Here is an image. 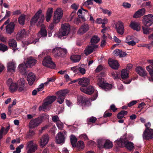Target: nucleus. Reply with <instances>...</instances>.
Returning a JSON list of instances; mask_svg holds the SVG:
<instances>
[{"mask_svg":"<svg viewBox=\"0 0 153 153\" xmlns=\"http://www.w3.org/2000/svg\"><path fill=\"white\" fill-rule=\"evenodd\" d=\"M25 80L24 78H21L17 82H14L10 86H9V89L11 93L16 91L19 88V91H22L24 90L25 84Z\"/></svg>","mask_w":153,"mask_h":153,"instance_id":"f257e3e1","label":"nucleus"},{"mask_svg":"<svg viewBox=\"0 0 153 153\" xmlns=\"http://www.w3.org/2000/svg\"><path fill=\"white\" fill-rule=\"evenodd\" d=\"M62 15L63 11L62 9L60 8L57 9L54 13L53 20V22L49 26L50 29L53 30V29L54 25L57 24L59 22L62 16Z\"/></svg>","mask_w":153,"mask_h":153,"instance_id":"f03ea898","label":"nucleus"},{"mask_svg":"<svg viewBox=\"0 0 153 153\" xmlns=\"http://www.w3.org/2000/svg\"><path fill=\"white\" fill-rule=\"evenodd\" d=\"M42 12L41 10H39L31 19L30 22L32 25L36 23L39 19L38 23L39 25L43 22L45 19V16L43 14H42Z\"/></svg>","mask_w":153,"mask_h":153,"instance_id":"7ed1b4c3","label":"nucleus"},{"mask_svg":"<svg viewBox=\"0 0 153 153\" xmlns=\"http://www.w3.org/2000/svg\"><path fill=\"white\" fill-rule=\"evenodd\" d=\"M145 125L146 127V129L143 134V138L146 140L153 139V130L149 128L151 126L150 123L149 122Z\"/></svg>","mask_w":153,"mask_h":153,"instance_id":"20e7f679","label":"nucleus"},{"mask_svg":"<svg viewBox=\"0 0 153 153\" xmlns=\"http://www.w3.org/2000/svg\"><path fill=\"white\" fill-rule=\"evenodd\" d=\"M97 84L99 87L104 89L105 91H107L111 89L112 85L111 84L105 83L104 81V78L99 77L97 79Z\"/></svg>","mask_w":153,"mask_h":153,"instance_id":"39448f33","label":"nucleus"},{"mask_svg":"<svg viewBox=\"0 0 153 153\" xmlns=\"http://www.w3.org/2000/svg\"><path fill=\"white\" fill-rule=\"evenodd\" d=\"M68 93V91L67 89H64L57 92L56 94L58 96L57 99V102L60 104H62L64 101L65 96Z\"/></svg>","mask_w":153,"mask_h":153,"instance_id":"423d86ee","label":"nucleus"},{"mask_svg":"<svg viewBox=\"0 0 153 153\" xmlns=\"http://www.w3.org/2000/svg\"><path fill=\"white\" fill-rule=\"evenodd\" d=\"M44 115H42L39 117L31 120L29 123V127L33 128L38 126L42 123L44 117Z\"/></svg>","mask_w":153,"mask_h":153,"instance_id":"0eeeda50","label":"nucleus"},{"mask_svg":"<svg viewBox=\"0 0 153 153\" xmlns=\"http://www.w3.org/2000/svg\"><path fill=\"white\" fill-rule=\"evenodd\" d=\"M143 23L146 26H150L153 23V15L149 14L145 15L143 17Z\"/></svg>","mask_w":153,"mask_h":153,"instance_id":"6e6552de","label":"nucleus"},{"mask_svg":"<svg viewBox=\"0 0 153 153\" xmlns=\"http://www.w3.org/2000/svg\"><path fill=\"white\" fill-rule=\"evenodd\" d=\"M62 30L60 35L59 36V38L64 37V36H67L69 33L70 28V25L68 24L62 25L61 26Z\"/></svg>","mask_w":153,"mask_h":153,"instance_id":"1a4fd4ad","label":"nucleus"},{"mask_svg":"<svg viewBox=\"0 0 153 153\" xmlns=\"http://www.w3.org/2000/svg\"><path fill=\"white\" fill-rule=\"evenodd\" d=\"M42 64L44 66L49 68H54L55 66L54 63L51 60L50 56H47L44 59Z\"/></svg>","mask_w":153,"mask_h":153,"instance_id":"9d476101","label":"nucleus"},{"mask_svg":"<svg viewBox=\"0 0 153 153\" xmlns=\"http://www.w3.org/2000/svg\"><path fill=\"white\" fill-rule=\"evenodd\" d=\"M84 65H79L77 66L71 68V69L74 73L78 74L80 73L82 75L85 74L86 72L85 69L83 68Z\"/></svg>","mask_w":153,"mask_h":153,"instance_id":"9b49d317","label":"nucleus"},{"mask_svg":"<svg viewBox=\"0 0 153 153\" xmlns=\"http://www.w3.org/2000/svg\"><path fill=\"white\" fill-rule=\"evenodd\" d=\"M116 31L120 35H123L124 32L123 24L120 21H118L115 25Z\"/></svg>","mask_w":153,"mask_h":153,"instance_id":"f8f14e48","label":"nucleus"},{"mask_svg":"<svg viewBox=\"0 0 153 153\" xmlns=\"http://www.w3.org/2000/svg\"><path fill=\"white\" fill-rule=\"evenodd\" d=\"M49 139V137L47 134L43 135L40 138L39 140V143L40 146L43 147L46 145L48 143Z\"/></svg>","mask_w":153,"mask_h":153,"instance_id":"ddd939ff","label":"nucleus"},{"mask_svg":"<svg viewBox=\"0 0 153 153\" xmlns=\"http://www.w3.org/2000/svg\"><path fill=\"white\" fill-rule=\"evenodd\" d=\"M27 144V147L28 148L27 153H33L35 152L37 149V145L34 144L33 141H31Z\"/></svg>","mask_w":153,"mask_h":153,"instance_id":"4468645a","label":"nucleus"},{"mask_svg":"<svg viewBox=\"0 0 153 153\" xmlns=\"http://www.w3.org/2000/svg\"><path fill=\"white\" fill-rule=\"evenodd\" d=\"M108 64L112 68L115 70L117 69L120 66L117 60L111 59L108 60Z\"/></svg>","mask_w":153,"mask_h":153,"instance_id":"2eb2a0df","label":"nucleus"},{"mask_svg":"<svg viewBox=\"0 0 153 153\" xmlns=\"http://www.w3.org/2000/svg\"><path fill=\"white\" fill-rule=\"evenodd\" d=\"M27 34V32L24 29L19 30L16 35V39L17 40H21L25 37Z\"/></svg>","mask_w":153,"mask_h":153,"instance_id":"dca6fc26","label":"nucleus"},{"mask_svg":"<svg viewBox=\"0 0 153 153\" xmlns=\"http://www.w3.org/2000/svg\"><path fill=\"white\" fill-rule=\"evenodd\" d=\"M80 89L82 91L89 95L92 94L94 91V88L91 86L85 88H81Z\"/></svg>","mask_w":153,"mask_h":153,"instance_id":"f3484780","label":"nucleus"},{"mask_svg":"<svg viewBox=\"0 0 153 153\" xmlns=\"http://www.w3.org/2000/svg\"><path fill=\"white\" fill-rule=\"evenodd\" d=\"M15 24L13 22H10L6 26V30L7 33L11 34L13 33L14 29Z\"/></svg>","mask_w":153,"mask_h":153,"instance_id":"a211bd4d","label":"nucleus"},{"mask_svg":"<svg viewBox=\"0 0 153 153\" xmlns=\"http://www.w3.org/2000/svg\"><path fill=\"white\" fill-rule=\"evenodd\" d=\"M84 13H83L81 9H79L77 13V15L79 18H77L76 21V24L77 25L79 24L81 22V20L79 18H81L83 21H85L86 20L85 18V15H84Z\"/></svg>","mask_w":153,"mask_h":153,"instance_id":"6ab92c4d","label":"nucleus"},{"mask_svg":"<svg viewBox=\"0 0 153 153\" xmlns=\"http://www.w3.org/2000/svg\"><path fill=\"white\" fill-rule=\"evenodd\" d=\"M121 143H124L126 148L130 151L132 150L134 148V144L132 142L128 140H124L123 141L121 140Z\"/></svg>","mask_w":153,"mask_h":153,"instance_id":"aec40b11","label":"nucleus"},{"mask_svg":"<svg viewBox=\"0 0 153 153\" xmlns=\"http://www.w3.org/2000/svg\"><path fill=\"white\" fill-rule=\"evenodd\" d=\"M79 81L78 84L82 85V88L87 87L89 83V79L85 78H82L79 79Z\"/></svg>","mask_w":153,"mask_h":153,"instance_id":"412c9836","label":"nucleus"},{"mask_svg":"<svg viewBox=\"0 0 153 153\" xmlns=\"http://www.w3.org/2000/svg\"><path fill=\"white\" fill-rule=\"evenodd\" d=\"M37 60L32 57H30L27 58L26 62L25 63L27 67H30L34 65L37 62Z\"/></svg>","mask_w":153,"mask_h":153,"instance_id":"4be33fe9","label":"nucleus"},{"mask_svg":"<svg viewBox=\"0 0 153 153\" xmlns=\"http://www.w3.org/2000/svg\"><path fill=\"white\" fill-rule=\"evenodd\" d=\"M56 139L57 143L60 144L63 143L65 141L64 134L62 132L59 133Z\"/></svg>","mask_w":153,"mask_h":153,"instance_id":"5701e85b","label":"nucleus"},{"mask_svg":"<svg viewBox=\"0 0 153 153\" xmlns=\"http://www.w3.org/2000/svg\"><path fill=\"white\" fill-rule=\"evenodd\" d=\"M129 27L137 31H139L141 29L140 24L138 22H131L129 25Z\"/></svg>","mask_w":153,"mask_h":153,"instance_id":"b1692460","label":"nucleus"},{"mask_svg":"<svg viewBox=\"0 0 153 153\" xmlns=\"http://www.w3.org/2000/svg\"><path fill=\"white\" fill-rule=\"evenodd\" d=\"M56 99V97L54 96H48L46 98V101L44 102V105L48 106L52 104Z\"/></svg>","mask_w":153,"mask_h":153,"instance_id":"393cba45","label":"nucleus"},{"mask_svg":"<svg viewBox=\"0 0 153 153\" xmlns=\"http://www.w3.org/2000/svg\"><path fill=\"white\" fill-rule=\"evenodd\" d=\"M135 70L136 72L140 76H146L147 73L144 69L140 66L137 67Z\"/></svg>","mask_w":153,"mask_h":153,"instance_id":"a878e982","label":"nucleus"},{"mask_svg":"<svg viewBox=\"0 0 153 153\" xmlns=\"http://www.w3.org/2000/svg\"><path fill=\"white\" fill-rule=\"evenodd\" d=\"M98 46L97 45H94L93 46H89L88 48L85 50V54L87 56L90 54L94 51V49L97 48Z\"/></svg>","mask_w":153,"mask_h":153,"instance_id":"bb28decb","label":"nucleus"},{"mask_svg":"<svg viewBox=\"0 0 153 153\" xmlns=\"http://www.w3.org/2000/svg\"><path fill=\"white\" fill-rule=\"evenodd\" d=\"M35 76L32 73H29L27 76V81L28 83L30 85H33L35 80Z\"/></svg>","mask_w":153,"mask_h":153,"instance_id":"cd10ccee","label":"nucleus"},{"mask_svg":"<svg viewBox=\"0 0 153 153\" xmlns=\"http://www.w3.org/2000/svg\"><path fill=\"white\" fill-rule=\"evenodd\" d=\"M145 12V9L144 8L139 10L134 13L133 17L137 18L141 17L143 15Z\"/></svg>","mask_w":153,"mask_h":153,"instance_id":"c85d7f7f","label":"nucleus"},{"mask_svg":"<svg viewBox=\"0 0 153 153\" xmlns=\"http://www.w3.org/2000/svg\"><path fill=\"white\" fill-rule=\"evenodd\" d=\"M47 32L45 27H41L40 31L38 33V36L40 38L41 37H45L47 36Z\"/></svg>","mask_w":153,"mask_h":153,"instance_id":"c756f323","label":"nucleus"},{"mask_svg":"<svg viewBox=\"0 0 153 153\" xmlns=\"http://www.w3.org/2000/svg\"><path fill=\"white\" fill-rule=\"evenodd\" d=\"M53 12L52 8H49L48 9L45 16L46 20L47 22H49L50 21Z\"/></svg>","mask_w":153,"mask_h":153,"instance_id":"7c9ffc66","label":"nucleus"},{"mask_svg":"<svg viewBox=\"0 0 153 153\" xmlns=\"http://www.w3.org/2000/svg\"><path fill=\"white\" fill-rule=\"evenodd\" d=\"M7 70L10 72H14L16 66L15 63L13 62H9L7 65Z\"/></svg>","mask_w":153,"mask_h":153,"instance_id":"2f4dec72","label":"nucleus"},{"mask_svg":"<svg viewBox=\"0 0 153 153\" xmlns=\"http://www.w3.org/2000/svg\"><path fill=\"white\" fill-rule=\"evenodd\" d=\"M89 26L87 24H84L80 28L79 31L81 34H83L87 32L89 29Z\"/></svg>","mask_w":153,"mask_h":153,"instance_id":"473e14b6","label":"nucleus"},{"mask_svg":"<svg viewBox=\"0 0 153 153\" xmlns=\"http://www.w3.org/2000/svg\"><path fill=\"white\" fill-rule=\"evenodd\" d=\"M9 45L10 48H12L14 51L16 50L17 42L16 40L13 39H10L9 41Z\"/></svg>","mask_w":153,"mask_h":153,"instance_id":"72a5a7b5","label":"nucleus"},{"mask_svg":"<svg viewBox=\"0 0 153 153\" xmlns=\"http://www.w3.org/2000/svg\"><path fill=\"white\" fill-rule=\"evenodd\" d=\"M18 67L19 68L20 72L22 74H25L26 73V68L28 67H27L25 62H24V64L22 63L20 64Z\"/></svg>","mask_w":153,"mask_h":153,"instance_id":"f704fd0d","label":"nucleus"},{"mask_svg":"<svg viewBox=\"0 0 153 153\" xmlns=\"http://www.w3.org/2000/svg\"><path fill=\"white\" fill-rule=\"evenodd\" d=\"M59 49L60 47H56L53 49V54L55 57L57 58L60 56L61 53H60Z\"/></svg>","mask_w":153,"mask_h":153,"instance_id":"c9c22d12","label":"nucleus"},{"mask_svg":"<svg viewBox=\"0 0 153 153\" xmlns=\"http://www.w3.org/2000/svg\"><path fill=\"white\" fill-rule=\"evenodd\" d=\"M147 70L149 72L150 75V77L149 78V80L150 81H153V68L151 65H149L147 67Z\"/></svg>","mask_w":153,"mask_h":153,"instance_id":"e433bc0d","label":"nucleus"},{"mask_svg":"<svg viewBox=\"0 0 153 153\" xmlns=\"http://www.w3.org/2000/svg\"><path fill=\"white\" fill-rule=\"evenodd\" d=\"M81 59V56L77 55H74L70 57V59L74 62H79Z\"/></svg>","mask_w":153,"mask_h":153,"instance_id":"4c0bfd02","label":"nucleus"},{"mask_svg":"<svg viewBox=\"0 0 153 153\" xmlns=\"http://www.w3.org/2000/svg\"><path fill=\"white\" fill-rule=\"evenodd\" d=\"M128 71L126 69L122 70L121 73V77L123 79H125L128 78Z\"/></svg>","mask_w":153,"mask_h":153,"instance_id":"58836bf2","label":"nucleus"},{"mask_svg":"<svg viewBox=\"0 0 153 153\" xmlns=\"http://www.w3.org/2000/svg\"><path fill=\"white\" fill-rule=\"evenodd\" d=\"M70 140L71 144L73 147H75L77 141V139L74 135H71L70 137Z\"/></svg>","mask_w":153,"mask_h":153,"instance_id":"ea45409f","label":"nucleus"},{"mask_svg":"<svg viewBox=\"0 0 153 153\" xmlns=\"http://www.w3.org/2000/svg\"><path fill=\"white\" fill-rule=\"evenodd\" d=\"M78 150H80L81 149H83L84 147V142L82 141H79L75 147Z\"/></svg>","mask_w":153,"mask_h":153,"instance_id":"a19ab883","label":"nucleus"},{"mask_svg":"<svg viewBox=\"0 0 153 153\" xmlns=\"http://www.w3.org/2000/svg\"><path fill=\"white\" fill-rule=\"evenodd\" d=\"M99 41V38L96 36H94L91 39V44L92 45H94L95 44L98 43Z\"/></svg>","mask_w":153,"mask_h":153,"instance_id":"79ce46f5","label":"nucleus"},{"mask_svg":"<svg viewBox=\"0 0 153 153\" xmlns=\"http://www.w3.org/2000/svg\"><path fill=\"white\" fill-rule=\"evenodd\" d=\"M127 114V111L124 110L121 111L118 113L117 115V117L118 119H122L124 117L125 115Z\"/></svg>","mask_w":153,"mask_h":153,"instance_id":"37998d69","label":"nucleus"},{"mask_svg":"<svg viewBox=\"0 0 153 153\" xmlns=\"http://www.w3.org/2000/svg\"><path fill=\"white\" fill-rule=\"evenodd\" d=\"M113 146V143L111 142L108 140H105V142L104 144V148L106 149H110L112 148Z\"/></svg>","mask_w":153,"mask_h":153,"instance_id":"c03bdc74","label":"nucleus"},{"mask_svg":"<svg viewBox=\"0 0 153 153\" xmlns=\"http://www.w3.org/2000/svg\"><path fill=\"white\" fill-rule=\"evenodd\" d=\"M105 142V140H99L97 141V143H98V147L100 148H104V145Z\"/></svg>","mask_w":153,"mask_h":153,"instance_id":"a18cd8bd","label":"nucleus"},{"mask_svg":"<svg viewBox=\"0 0 153 153\" xmlns=\"http://www.w3.org/2000/svg\"><path fill=\"white\" fill-rule=\"evenodd\" d=\"M25 15H21L18 18L19 23L22 25H24L25 24Z\"/></svg>","mask_w":153,"mask_h":153,"instance_id":"49530a36","label":"nucleus"},{"mask_svg":"<svg viewBox=\"0 0 153 153\" xmlns=\"http://www.w3.org/2000/svg\"><path fill=\"white\" fill-rule=\"evenodd\" d=\"M142 29L143 33L146 34H149L152 31L153 29L149 27H145L143 26L142 27Z\"/></svg>","mask_w":153,"mask_h":153,"instance_id":"de8ad7c7","label":"nucleus"},{"mask_svg":"<svg viewBox=\"0 0 153 153\" xmlns=\"http://www.w3.org/2000/svg\"><path fill=\"white\" fill-rule=\"evenodd\" d=\"M81 99V102L82 104L87 106L89 105L90 104V102L88 100L85 98H83L82 97V98Z\"/></svg>","mask_w":153,"mask_h":153,"instance_id":"09e8293b","label":"nucleus"},{"mask_svg":"<svg viewBox=\"0 0 153 153\" xmlns=\"http://www.w3.org/2000/svg\"><path fill=\"white\" fill-rule=\"evenodd\" d=\"M60 53H61V57H63L67 53V51L65 49H63L60 47L59 49Z\"/></svg>","mask_w":153,"mask_h":153,"instance_id":"8fccbe9b","label":"nucleus"},{"mask_svg":"<svg viewBox=\"0 0 153 153\" xmlns=\"http://www.w3.org/2000/svg\"><path fill=\"white\" fill-rule=\"evenodd\" d=\"M7 49L8 47L6 45L1 43L0 44V51L4 52Z\"/></svg>","mask_w":153,"mask_h":153,"instance_id":"3c124183","label":"nucleus"},{"mask_svg":"<svg viewBox=\"0 0 153 153\" xmlns=\"http://www.w3.org/2000/svg\"><path fill=\"white\" fill-rule=\"evenodd\" d=\"M97 120V119L96 118L92 116L91 117H90L89 118H88L87 120L89 122L94 123Z\"/></svg>","mask_w":153,"mask_h":153,"instance_id":"603ef678","label":"nucleus"},{"mask_svg":"<svg viewBox=\"0 0 153 153\" xmlns=\"http://www.w3.org/2000/svg\"><path fill=\"white\" fill-rule=\"evenodd\" d=\"M103 69V66L101 65H99L96 69L95 71L96 73H98L100 72Z\"/></svg>","mask_w":153,"mask_h":153,"instance_id":"864d4df0","label":"nucleus"},{"mask_svg":"<svg viewBox=\"0 0 153 153\" xmlns=\"http://www.w3.org/2000/svg\"><path fill=\"white\" fill-rule=\"evenodd\" d=\"M121 50L117 49L114 51L113 53L114 54V55L116 56H120V53Z\"/></svg>","mask_w":153,"mask_h":153,"instance_id":"5fc2aeb1","label":"nucleus"},{"mask_svg":"<svg viewBox=\"0 0 153 153\" xmlns=\"http://www.w3.org/2000/svg\"><path fill=\"white\" fill-rule=\"evenodd\" d=\"M102 12L104 13L105 14H107L108 16H110L111 14V11H109V10L107 9H102Z\"/></svg>","mask_w":153,"mask_h":153,"instance_id":"6e6d98bb","label":"nucleus"},{"mask_svg":"<svg viewBox=\"0 0 153 153\" xmlns=\"http://www.w3.org/2000/svg\"><path fill=\"white\" fill-rule=\"evenodd\" d=\"M137 101L136 100H133L131 101L128 104V105L129 107H131L134 105L136 104Z\"/></svg>","mask_w":153,"mask_h":153,"instance_id":"4d7b16f0","label":"nucleus"},{"mask_svg":"<svg viewBox=\"0 0 153 153\" xmlns=\"http://www.w3.org/2000/svg\"><path fill=\"white\" fill-rule=\"evenodd\" d=\"M47 106V105H44V103L43 104L42 106H40L39 108V111H41L42 110H43L44 111L46 109V107Z\"/></svg>","mask_w":153,"mask_h":153,"instance_id":"13d9d810","label":"nucleus"},{"mask_svg":"<svg viewBox=\"0 0 153 153\" xmlns=\"http://www.w3.org/2000/svg\"><path fill=\"white\" fill-rule=\"evenodd\" d=\"M112 114V113H111L106 112V111H105L104 113L103 117L105 118L110 117L111 116Z\"/></svg>","mask_w":153,"mask_h":153,"instance_id":"bf43d9fd","label":"nucleus"},{"mask_svg":"<svg viewBox=\"0 0 153 153\" xmlns=\"http://www.w3.org/2000/svg\"><path fill=\"white\" fill-rule=\"evenodd\" d=\"M123 6L125 8H129L131 6V4L128 2H124L123 3Z\"/></svg>","mask_w":153,"mask_h":153,"instance_id":"052dcab7","label":"nucleus"},{"mask_svg":"<svg viewBox=\"0 0 153 153\" xmlns=\"http://www.w3.org/2000/svg\"><path fill=\"white\" fill-rule=\"evenodd\" d=\"M110 109L112 110L114 112H115L117 110V108L115 106L114 104H112L110 106Z\"/></svg>","mask_w":153,"mask_h":153,"instance_id":"680f3d73","label":"nucleus"},{"mask_svg":"<svg viewBox=\"0 0 153 153\" xmlns=\"http://www.w3.org/2000/svg\"><path fill=\"white\" fill-rule=\"evenodd\" d=\"M21 13V10H17L14 11L13 12V15H19Z\"/></svg>","mask_w":153,"mask_h":153,"instance_id":"e2e57ef3","label":"nucleus"},{"mask_svg":"<svg viewBox=\"0 0 153 153\" xmlns=\"http://www.w3.org/2000/svg\"><path fill=\"white\" fill-rule=\"evenodd\" d=\"M4 130L5 128L4 127H2L0 130V140L2 137V135Z\"/></svg>","mask_w":153,"mask_h":153,"instance_id":"0e129e2a","label":"nucleus"},{"mask_svg":"<svg viewBox=\"0 0 153 153\" xmlns=\"http://www.w3.org/2000/svg\"><path fill=\"white\" fill-rule=\"evenodd\" d=\"M127 55V53L122 50H121L120 53V55L119 57L120 58L123 57H125Z\"/></svg>","mask_w":153,"mask_h":153,"instance_id":"69168bd1","label":"nucleus"},{"mask_svg":"<svg viewBox=\"0 0 153 153\" xmlns=\"http://www.w3.org/2000/svg\"><path fill=\"white\" fill-rule=\"evenodd\" d=\"M13 82L12 79L10 78L7 81V84L9 86Z\"/></svg>","mask_w":153,"mask_h":153,"instance_id":"338daca9","label":"nucleus"},{"mask_svg":"<svg viewBox=\"0 0 153 153\" xmlns=\"http://www.w3.org/2000/svg\"><path fill=\"white\" fill-rule=\"evenodd\" d=\"M52 119L54 122H56L59 120V118L58 116H55L52 117Z\"/></svg>","mask_w":153,"mask_h":153,"instance_id":"774afa93","label":"nucleus"}]
</instances>
